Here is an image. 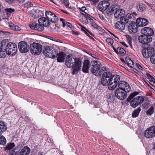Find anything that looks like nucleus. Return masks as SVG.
Returning a JSON list of instances; mask_svg holds the SVG:
<instances>
[{"label":"nucleus","instance_id":"obj_1","mask_svg":"<svg viewBox=\"0 0 155 155\" xmlns=\"http://www.w3.org/2000/svg\"><path fill=\"white\" fill-rule=\"evenodd\" d=\"M65 63L68 68L72 67L73 74H76L81 69V62L79 58H73L71 55H68L65 57Z\"/></svg>","mask_w":155,"mask_h":155},{"label":"nucleus","instance_id":"obj_56","mask_svg":"<svg viewBox=\"0 0 155 155\" xmlns=\"http://www.w3.org/2000/svg\"><path fill=\"white\" fill-rule=\"evenodd\" d=\"M92 26L95 28H98L99 26L95 23L93 22L91 23Z\"/></svg>","mask_w":155,"mask_h":155},{"label":"nucleus","instance_id":"obj_25","mask_svg":"<svg viewBox=\"0 0 155 155\" xmlns=\"http://www.w3.org/2000/svg\"><path fill=\"white\" fill-rule=\"evenodd\" d=\"M57 56V60L58 62H64L66 54L63 52H61L56 54Z\"/></svg>","mask_w":155,"mask_h":155},{"label":"nucleus","instance_id":"obj_61","mask_svg":"<svg viewBox=\"0 0 155 155\" xmlns=\"http://www.w3.org/2000/svg\"><path fill=\"white\" fill-rule=\"evenodd\" d=\"M81 29L83 30L84 32H86V31H88L84 27L81 26Z\"/></svg>","mask_w":155,"mask_h":155},{"label":"nucleus","instance_id":"obj_30","mask_svg":"<svg viewBox=\"0 0 155 155\" xmlns=\"http://www.w3.org/2000/svg\"><path fill=\"white\" fill-rule=\"evenodd\" d=\"M3 19H4L2 20V21L3 22L4 25L5 27L8 26L10 28L11 25L13 24L9 21L10 18L8 17V18H7L5 17Z\"/></svg>","mask_w":155,"mask_h":155},{"label":"nucleus","instance_id":"obj_32","mask_svg":"<svg viewBox=\"0 0 155 155\" xmlns=\"http://www.w3.org/2000/svg\"><path fill=\"white\" fill-rule=\"evenodd\" d=\"M126 61L127 64L131 68H134L135 67L134 64L132 60L129 57H126Z\"/></svg>","mask_w":155,"mask_h":155},{"label":"nucleus","instance_id":"obj_41","mask_svg":"<svg viewBox=\"0 0 155 155\" xmlns=\"http://www.w3.org/2000/svg\"><path fill=\"white\" fill-rule=\"evenodd\" d=\"M7 54V52L5 51L4 49L3 50L2 49V50L0 51V57L2 58H5L6 55Z\"/></svg>","mask_w":155,"mask_h":155},{"label":"nucleus","instance_id":"obj_2","mask_svg":"<svg viewBox=\"0 0 155 155\" xmlns=\"http://www.w3.org/2000/svg\"><path fill=\"white\" fill-rule=\"evenodd\" d=\"M138 94L137 92H134L131 94L127 99V102L130 103V105L133 107H136L144 101L142 96H138L135 97Z\"/></svg>","mask_w":155,"mask_h":155},{"label":"nucleus","instance_id":"obj_37","mask_svg":"<svg viewBox=\"0 0 155 155\" xmlns=\"http://www.w3.org/2000/svg\"><path fill=\"white\" fill-rule=\"evenodd\" d=\"M6 143L5 138L2 135L0 134V144L5 145Z\"/></svg>","mask_w":155,"mask_h":155},{"label":"nucleus","instance_id":"obj_4","mask_svg":"<svg viewBox=\"0 0 155 155\" xmlns=\"http://www.w3.org/2000/svg\"><path fill=\"white\" fill-rule=\"evenodd\" d=\"M6 42L5 50L7 52V54L10 56L15 55L17 52V45L14 43L9 42L7 40Z\"/></svg>","mask_w":155,"mask_h":155},{"label":"nucleus","instance_id":"obj_58","mask_svg":"<svg viewBox=\"0 0 155 155\" xmlns=\"http://www.w3.org/2000/svg\"><path fill=\"white\" fill-rule=\"evenodd\" d=\"M84 33L87 36H88L90 38L92 39H94V38L90 36V35H89V32L88 31H86V32H85Z\"/></svg>","mask_w":155,"mask_h":155},{"label":"nucleus","instance_id":"obj_20","mask_svg":"<svg viewBox=\"0 0 155 155\" xmlns=\"http://www.w3.org/2000/svg\"><path fill=\"white\" fill-rule=\"evenodd\" d=\"M148 23L147 20L144 18H139L136 20V24L138 26L143 27L146 26Z\"/></svg>","mask_w":155,"mask_h":155},{"label":"nucleus","instance_id":"obj_49","mask_svg":"<svg viewBox=\"0 0 155 155\" xmlns=\"http://www.w3.org/2000/svg\"><path fill=\"white\" fill-rule=\"evenodd\" d=\"M37 23H31L29 25V26L30 28L36 30V26H37Z\"/></svg>","mask_w":155,"mask_h":155},{"label":"nucleus","instance_id":"obj_39","mask_svg":"<svg viewBox=\"0 0 155 155\" xmlns=\"http://www.w3.org/2000/svg\"><path fill=\"white\" fill-rule=\"evenodd\" d=\"M80 9V12L82 15H86V13L87 12V10L86 9V8L85 7H83L82 8H79Z\"/></svg>","mask_w":155,"mask_h":155},{"label":"nucleus","instance_id":"obj_22","mask_svg":"<svg viewBox=\"0 0 155 155\" xmlns=\"http://www.w3.org/2000/svg\"><path fill=\"white\" fill-rule=\"evenodd\" d=\"M141 33L146 36H151L153 34V30L150 28L145 27L142 28L141 30Z\"/></svg>","mask_w":155,"mask_h":155},{"label":"nucleus","instance_id":"obj_36","mask_svg":"<svg viewBox=\"0 0 155 155\" xmlns=\"http://www.w3.org/2000/svg\"><path fill=\"white\" fill-rule=\"evenodd\" d=\"M140 110L141 109L140 107H138L137 109H136L132 113V117H137Z\"/></svg>","mask_w":155,"mask_h":155},{"label":"nucleus","instance_id":"obj_26","mask_svg":"<svg viewBox=\"0 0 155 155\" xmlns=\"http://www.w3.org/2000/svg\"><path fill=\"white\" fill-rule=\"evenodd\" d=\"M30 152V148L27 146H25L22 149L18 155H28Z\"/></svg>","mask_w":155,"mask_h":155},{"label":"nucleus","instance_id":"obj_15","mask_svg":"<svg viewBox=\"0 0 155 155\" xmlns=\"http://www.w3.org/2000/svg\"><path fill=\"white\" fill-rule=\"evenodd\" d=\"M138 40L140 43L147 44L152 41V38L150 36H146L143 34L139 37Z\"/></svg>","mask_w":155,"mask_h":155},{"label":"nucleus","instance_id":"obj_35","mask_svg":"<svg viewBox=\"0 0 155 155\" xmlns=\"http://www.w3.org/2000/svg\"><path fill=\"white\" fill-rule=\"evenodd\" d=\"M137 8L139 11L142 12L146 9V6L143 4L140 3L137 6Z\"/></svg>","mask_w":155,"mask_h":155},{"label":"nucleus","instance_id":"obj_28","mask_svg":"<svg viewBox=\"0 0 155 155\" xmlns=\"http://www.w3.org/2000/svg\"><path fill=\"white\" fill-rule=\"evenodd\" d=\"M117 5H114L107 8L106 9V12L107 14L109 15H111L115 11L116 9H117L116 7Z\"/></svg>","mask_w":155,"mask_h":155},{"label":"nucleus","instance_id":"obj_42","mask_svg":"<svg viewBox=\"0 0 155 155\" xmlns=\"http://www.w3.org/2000/svg\"><path fill=\"white\" fill-rule=\"evenodd\" d=\"M6 40H4L2 41H0V51L2 50L4 46H5L6 44Z\"/></svg>","mask_w":155,"mask_h":155},{"label":"nucleus","instance_id":"obj_6","mask_svg":"<svg viewBox=\"0 0 155 155\" xmlns=\"http://www.w3.org/2000/svg\"><path fill=\"white\" fill-rule=\"evenodd\" d=\"M42 46L41 44L35 42H33L31 44L30 50L31 53L35 55L39 54L42 51Z\"/></svg>","mask_w":155,"mask_h":155},{"label":"nucleus","instance_id":"obj_55","mask_svg":"<svg viewBox=\"0 0 155 155\" xmlns=\"http://www.w3.org/2000/svg\"><path fill=\"white\" fill-rule=\"evenodd\" d=\"M48 37H49V38H48L51 40H52L53 41H54L57 42H61V41L59 39H56V38H54L53 37H51L50 36H48Z\"/></svg>","mask_w":155,"mask_h":155},{"label":"nucleus","instance_id":"obj_38","mask_svg":"<svg viewBox=\"0 0 155 155\" xmlns=\"http://www.w3.org/2000/svg\"><path fill=\"white\" fill-rule=\"evenodd\" d=\"M15 146V144L14 143H10L8 144L7 146L5 148V149L6 150H10Z\"/></svg>","mask_w":155,"mask_h":155},{"label":"nucleus","instance_id":"obj_44","mask_svg":"<svg viewBox=\"0 0 155 155\" xmlns=\"http://www.w3.org/2000/svg\"><path fill=\"white\" fill-rule=\"evenodd\" d=\"M86 15H84V16L86 18L87 20H92L93 21V19L95 20L92 16H91L90 15L88 14L87 12L86 14Z\"/></svg>","mask_w":155,"mask_h":155},{"label":"nucleus","instance_id":"obj_64","mask_svg":"<svg viewBox=\"0 0 155 155\" xmlns=\"http://www.w3.org/2000/svg\"><path fill=\"white\" fill-rule=\"evenodd\" d=\"M99 16L100 17V18L102 20H103L104 19V17H103V16L102 15H101V14H99Z\"/></svg>","mask_w":155,"mask_h":155},{"label":"nucleus","instance_id":"obj_17","mask_svg":"<svg viewBox=\"0 0 155 155\" xmlns=\"http://www.w3.org/2000/svg\"><path fill=\"white\" fill-rule=\"evenodd\" d=\"M102 77L101 79V83L104 86L107 85L109 82V78H110V74L109 73L104 71L103 72Z\"/></svg>","mask_w":155,"mask_h":155},{"label":"nucleus","instance_id":"obj_52","mask_svg":"<svg viewBox=\"0 0 155 155\" xmlns=\"http://www.w3.org/2000/svg\"><path fill=\"white\" fill-rule=\"evenodd\" d=\"M153 112V107L150 108L147 112V114L150 115L152 114Z\"/></svg>","mask_w":155,"mask_h":155},{"label":"nucleus","instance_id":"obj_16","mask_svg":"<svg viewBox=\"0 0 155 155\" xmlns=\"http://www.w3.org/2000/svg\"><path fill=\"white\" fill-rule=\"evenodd\" d=\"M114 12V17L117 19H120L124 16L125 12L122 9H120L119 7L117 5Z\"/></svg>","mask_w":155,"mask_h":155},{"label":"nucleus","instance_id":"obj_43","mask_svg":"<svg viewBox=\"0 0 155 155\" xmlns=\"http://www.w3.org/2000/svg\"><path fill=\"white\" fill-rule=\"evenodd\" d=\"M126 38L130 46L131 47H132V38L129 35H127L126 36Z\"/></svg>","mask_w":155,"mask_h":155},{"label":"nucleus","instance_id":"obj_33","mask_svg":"<svg viewBox=\"0 0 155 155\" xmlns=\"http://www.w3.org/2000/svg\"><path fill=\"white\" fill-rule=\"evenodd\" d=\"M114 50L117 53L121 55H123L125 53V50L120 47H118L117 49H114Z\"/></svg>","mask_w":155,"mask_h":155},{"label":"nucleus","instance_id":"obj_13","mask_svg":"<svg viewBox=\"0 0 155 155\" xmlns=\"http://www.w3.org/2000/svg\"><path fill=\"white\" fill-rule=\"evenodd\" d=\"M18 47L21 53L27 52L29 49L28 45L24 41L20 42L18 44Z\"/></svg>","mask_w":155,"mask_h":155},{"label":"nucleus","instance_id":"obj_31","mask_svg":"<svg viewBox=\"0 0 155 155\" xmlns=\"http://www.w3.org/2000/svg\"><path fill=\"white\" fill-rule=\"evenodd\" d=\"M7 129V127L3 121H0V133H3Z\"/></svg>","mask_w":155,"mask_h":155},{"label":"nucleus","instance_id":"obj_53","mask_svg":"<svg viewBox=\"0 0 155 155\" xmlns=\"http://www.w3.org/2000/svg\"><path fill=\"white\" fill-rule=\"evenodd\" d=\"M63 26L64 27L65 26H67V27L71 28V27L72 26L71 24L67 22H65L64 23V24L63 25Z\"/></svg>","mask_w":155,"mask_h":155},{"label":"nucleus","instance_id":"obj_51","mask_svg":"<svg viewBox=\"0 0 155 155\" xmlns=\"http://www.w3.org/2000/svg\"><path fill=\"white\" fill-rule=\"evenodd\" d=\"M61 3L67 7L69 6L68 1L67 0H64L61 1Z\"/></svg>","mask_w":155,"mask_h":155},{"label":"nucleus","instance_id":"obj_46","mask_svg":"<svg viewBox=\"0 0 155 155\" xmlns=\"http://www.w3.org/2000/svg\"><path fill=\"white\" fill-rule=\"evenodd\" d=\"M25 7H30L33 6V4H32L30 2H27L24 5Z\"/></svg>","mask_w":155,"mask_h":155},{"label":"nucleus","instance_id":"obj_21","mask_svg":"<svg viewBox=\"0 0 155 155\" xmlns=\"http://www.w3.org/2000/svg\"><path fill=\"white\" fill-rule=\"evenodd\" d=\"M39 24L43 25L45 27H47L51 24V23L48 18L46 17H42L38 20Z\"/></svg>","mask_w":155,"mask_h":155},{"label":"nucleus","instance_id":"obj_34","mask_svg":"<svg viewBox=\"0 0 155 155\" xmlns=\"http://www.w3.org/2000/svg\"><path fill=\"white\" fill-rule=\"evenodd\" d=\"M10 28L13 30L15 31H20L21 30V28L20 27L14 25L13 23L11 25Z\"/></svg>","mask_w":155,"mask_h":155},{"label":"nucleus","instance_id":"obj_57","mask_svg":"<svg viewBox=\"0 0 155 155\" xmlns=\"http://www.w3.org/2000/svg\"><path fill=\"white\" fill-rule=\"evenodd\" d=\"M25 1V0H15V1H17V2L20 3L21 4L23 3Z\"/></svg>","mask_w":155,"mask_h":155},{"label":"nucleus","instance_id":"obj_45","mask_svg":"<svg viewBox=\"0 0 155 155\" xmlns=\"http://www.w3.org/2000/svg\"><path fill=\"white\" fill-rule=\"evenodd\" d=\"M106 42L109 45H111L113 43V40L109 38H107L106 40Z\"/></svg>","mask_w":155,"mask_h":155},{"label":"nucleus","instance_id":"obj_27","mask_svg":"<svg viewBox=\"0 0 155 155\" xmlns=\"http://www.w3.org/2000/svg\"><path fill=\"white\" fill-rule=\"evenodd\" d=\"M123 23V21L122 22L117 21L115 24V28L121 31L124 30L125 28V25Z\"/></svg>","mask_w":155,"mask_h":155},{"label":"nucleus","instance_id":"obj_29","mask_svg":"<svg viewBox=\"0 0 155 155\" xmlns=\"http://www.w3.org/2000/svg\"><path fill=\"white\" fill-rule=\"evenodd\" d=\"M15 11V10L13 8H9L5 9V13L6 15V17L10 18Z\"/></svg>","mask_w":155,"mask_h":155},{"label":"nucleus","instance_id":"obj_40","mask_svg":"<svg viewBox=\"0 0 155 155\" xmlns=\"http://www.w3.org/2000/svg\"><path fill=\"white\" fill-rule=\"evenodd\" d=\"M134 70H135L138 71L139 70H142L143 68L138 63H136L135 66L133 68Z\"/></svg>","mask_w":155,"mask_h":155},{"label":"nucleus","instance_id":"obj_48","mask_svg":"<svg viewBox=\"0 0 155 155\" xmlns=\"http://www.w3.org/2000/svg\"><path fill=\"white\" fill-rule=\"evenodd\" d=\"M151 80H150L149 83L153 86L155 87V80L152 76H151Z\"/></svg>","mask_w":155,"mask_h":155},{"label":"nucleus","instance_id":"obj_14","mask_svg":"<svg viewBox=\"0 0 155 155\" xmlns=\"http://www.w3.org/2000/svg\"><path fill=\"white\" fill-rule=\"evenodd\" d=\"M118 88L117 89H120L123 90H125L127 92H129L130 90V86L126 82L123 81H120L118 84Z\"/></svg>","mask_w":155,"mask_h":155},{"label":"nucleus","instance_id":"obj_8","mask_svg":"<svg viewBox=\"0 0 155 155\" xmlns=\"http://www.w3.org/2000/svg\"><path fill=\"white\" fill-rule=\"evenodd\" d=\"M45 16L50 22L53 23H56L58 19V17L54 13L50 11H46Z\"/></svg>","mask_w":155,"mask_h":155},{"label":"nucleus","instance_id":"obj_12","mask_svg":"<svg viewBox=\"0 0 155 155\" xmlns=\"http://www.w3.org/2000/svg\"><path fill=\"white\" fill-rule=\"evenodd\" d=\"M153 48L148 44L146 45L145 47L142 51L143 56L146 58H148L151 55L152 52Z\"/></svg>","mask_w":155,"mask_h":155},{"label":"nucleus","instance_id":"obj_11","mask_svg":"<svg viewBox=\"0 0 155 155\" xmlns=\"http://www.w3.org/2000/svg\"><path fill=\"white\" fill-rule=\"evenodd\" d=\"M127 92L125 90H123L120 89H116L115 94V96L118 99L123 100L127 97Z\"/></svg>","mask_w":155,"mask_h":155},{"label":"nucleus","instance_id":"obj_59","mask_svg":"<svg viewBox=\"0 0 155 155\" xmlns=\"http://www.w3.org/2000/svg\"><path fill=\"white\" fill-rule=\"evenodd\" d=\"M9 4H11L15 2V0H5Z\"/></svg>","mask_w":155,"mask_h":155},{"label":"nucleus","instance_id":"obj_54","mask_svg":"<svg viewBox=\"0 0 155 155\" xmlns=\"http://www.w3.org/2000/svg\"><path fill=\"white\" fill-rule=\"evenodd\" d=\"M18 152L15 151L14 150H11L10 152V155H17Z\"/></svg>","mask_w":155,"mask_h":155},{"label":"nucleus","instance_id":"obj_18","mask_svg":"<svg viewBox=\"0 0 155 155\" xmlns=\"http://www.w3.org/2000/svg\"><path fill=\"white\" fill-rule=\"evenodd\" d=\"M135 18L133 15L128 14L126 16H124L121 20L124 23H127L128 22H133L135 20Z\"/></svg>","mask_w":155,"mask_h":155},{"label":"nucleus","instance_id":"obj_60","mask_svg":"<svg viewBox=\"0 0 155 155\" xmlns=\"http://www.w3.org/2000/svg\"><path fill=\"white\" fill-rule=\"evenodd\" d=\"M90 1L94 3H97L99 1V0H89Z\"/></svg>","mask_w":155,"mask_h":155},{"label":"nucleus","instance_id":"obj_3","mask_svg":"<svg viewBox=\"0 0 155 155\" xmlns=\"http://www.w3.org/2000/svg\"><path fill=\"white\" fill-rule=\"evenodd\" d=\"M91 72L95 76H100L104 72V70L101 68V64L99 61L94 60L91 62Z\"/></svg>","mask_w":155,"mask_h":155},{"label":"nucleus","instance_id":"obj_5","mask_svg":"<svg viewBox=\"0 0 155 155\" xmlns=\"http://www.w3.org/2000/svg\"><path fill=\"white\" fill-rule=\"evenodd\" d=\"M108 79L109 82L107 85L108 89L111 90L114 89L117 86V82L120 80L119 76L117 74L112 75Z\"/></svg>","mask_w":155,"mask_h":155},{"label":"nucleus","instance_id":"obj_10","mask_svg":"<svg viewBox=\"0 0 155 155\" xmlns=\"http://www.w3.org/2000/svg\"><path fill=\"white\" fill-rule=\"evenodd\" d=\"M29 13L34 19H37L41 17H43L44 15L43 11L38 9H32L29 11Z\"/></svg>","mask_w":155,"mask_h":155},{"label":"nucleus","instance_id":"obj_24","mask_svg":"<svg viewBox=\"0 0 155 155\" xmlns=\"http://www.w3.org/2000/svg\"><path fill=\"white\" fill-rule=\"evenodd\" d=\"M90 67L89 61L87 60H85L84 62L82 68L83 72L86 73H88Z\"/></svg>","mask_w":155,"mask_h":155},{"label":"nucleus","instance_id":"obj_62","mask_svg":"<svg viewBox=\"0 0 155 155\" xmlns=\"http://www.w3.org/2000/svg\"><path fill=\"white\" fill-rule=\"evenodd\" d=\"M120 43L122 45L125 46L126 47H128L127 44L124 42H120Z\"/></svg>","mask_w":155,"mask_h":155},{"label":"nucleus","instance_id":"obj_50","mask_svg":"<svg viewBox=\"0 0 155 155\" xmlns=\"http://www.w3.org/2000/svg\"><path fill=\"white\" fill-rule=\"evenodd\" d=\"M150 61L153 64H155V53L151 57Z\"/></svg>","mask_w":155,"mask_h":155},{"label":"nucleus","instance_id":"obj_9","mask_svg":"<svg viewBox=\"0 0 155 155\" xmlns=\"http://www.w3.org/2000/svg\"><path fill=\"white\" fill-rule=\"evenodd\" d=\"M144 135L147 138H150L155 136V126L147 128L144 132Z\"/></svg>","mask_w":155,"mask_h":155},{"label":"nucleus","instance_id":"obj_63","mask_svg":"<svg viewBox=\"0 0 155 155\" xmlns=\"http://www.w3.org/2000/svg\"><path fill=\"white\" fill-rule=\"evenodd\" d=\"M60 21H61L63 23V25H64V23L65 22V21L64 20L63 18H60Z\"/></svg>","mask_w":155,"mask_h":155},{"label":"nucleus","instance_id":"obj_23","mask_svg":"<svg viewBox=\"0 0 155 155\" xmlns=\"http://www.w3.org/2000/svg\"><path fill=\"white\" fill-rule=\"evenodd\" d=\"M137 25L134 22H131L129 25L128 30L130 34L134 33L137 32L138 30Z\"/></svg>","mask_w":155,"mask_h":155},{"label":"nucleus","instance_id":"obj_47","mask_svg":"<svg viewBox=\"0 0 155 155\" xmlns=\"http://www.w3.org/2000/svg\"><path fill=\"white\" fill-rule=\"evenodd\" d=\"M37 26H36V30L39 31H41L43 30L44 28L43 26V25L40 24H38L37 23Z\"/></svg>","mask_w":155,"mask_h":155},{"label":"nucleus","instance_id":"obj_19","mask_svg":"<svg viewBox=\"0 0 155 155\" xmlns=\"http://www.w3.org/2000/svg\"><path fill=\"white\" fill-rule=\"evenodd\" d=\"M109 5V3L108 1H104L100 2L98 5V8L100 11L104 12L107 9Z\"/></svg>","mask_w":155,"mask_h":155},{"label":"nucleus","instance_id":"obj_7","mask_svg":"<svg viewBox=\"0 0 155 155\" xmlns=\"http://www.w3.org/2000/svg\"><path fill=\"white\" fill-rule=\"evenodd\" d=\"M43 53L45 56L54 59L56 58V54H57V51L50 47H47L44 51Z\"/></svg>","mask_w":155,"mask_h":155}]
</instances>
